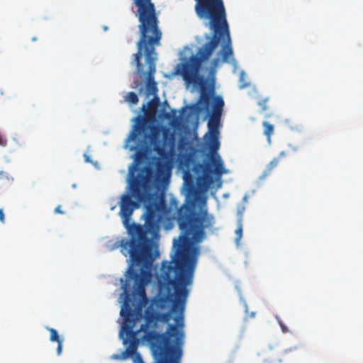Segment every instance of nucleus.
I'll list each match as a JSON object with an SVG mask.
<instances>
[{
	"instance_id": "obj_25",
	"label": "nucleus",
	"mask_w": 363,
	"mask_h": 363,
	"mask_svg": "<svg viewBox=\"0 0 363 363\" xmlns=\"http://www.w3.org/2000/svg\"><path fill=\"white\" fill-rule=\"evenodd\" d=\"M245 86H246V85H245V84H242V85H240V88L242 89V88H244V87H245Z\"/></svg>"
},
{
	"instance_id": "obj_1",
	"label": "nucleus",
	"mask_w": 363,
	"mask_h": 363,
	"mask_svg": "<svg viewBox=\"0 0 363 363\" xmlns=\"http://www.w3.org/2000/svg\"><path fill=\"white\" fill-rule=\"evenodd\" d=\"M206 228H180L181 233L172 241L171 260L163 261L161 265L159 284L160 294L155 301L156 307L165 309L172 304V311L177 313V325L169 324L164 333L148 332L144 338L151 345L156 359L154 363H180L182 356L184 333L179 327L184 326V312L189 294L188 286L193 283L199 248L197 244L205 237ZM125 298L121 315L123 323L120 331L125 350L121 354H114V359H125L135 354L136 363H145L140 354L136 353L140 330H134L136 321L143 317L140 306L133 309L131 295L125 284Z\"/></svg>"
},
{
	"instance_id": "obj_4",
	"label": "nucleus",
	"mask_w": 363,
	"mask_h": 363,
	"mask_svg": "<svg viewBox=\"0 0 363 363\" xmlns=\"http://www.w3.org/2000/svg\"><path fill=\"white\" fill-rule=\"evenodd\" d=\"M137 7L135 13L139 24V38L136 43L137 52L133 55V64L136 66L135 72L140 78L145 77V89L138 80L133 82L135 89H138L140 94H144L146 97L152 95L157 96V84L155 80L156 72V61L157 54L156 47L160 45L162 33L159 27V18L155 4L151 0H134Z\"/></svg>"
},
{
	"instance_id": "obj_6",
	"label": "nucleus",
	"mask_w": 363,
	"mask_h": 363,
	"mask_svg": "<svg viewBox=\"0 0 363 363\" xmlns=\"http://www.w3.org/2000/svg\"><path fill=\"white\" fill-rule=\"evenodd\" d=\"M200 103L206 110L209 109L212 104V113L208 123V133L206 134V143L211 155L209 160L201 165L203 175L199 179L206 190L215 180H219L223 174L227 173L220 157L216 153L220 147L218 140V124L224 106V101L220 96H211L204 86L201 88Z\"/></svg>"
},
{
	"instance_id": "obj_19",
	"label": "nucleus",
	"mask_w": 363,
	"mask_h": 363,
	"mask_svg": "<svg viewBox=\"0 0 363 363\" xmlns=\"http://www.w3.org/2000/svg\"><path fill=\"white\" fill-rule=\"evenodd\" d=\"M145 156V152L143 150H139L137 151V159H143Z\"/></svg>"
},
{
	"instance_id": "obj_15",
	"label": "nucleus",
	"mask_w": 363,
	"mask_h": 363,
	"mask_svg": "<svg viewBox=\"0 0 363 363\" xmlns=\"http://www.w3.org/2000/svg\"><path fill=\"white\" fill-rule=\"evenodd\" d=\"M125 100L132 105L137 104L139 101L138 95L133 91L128 92L125 97Z\"/></svg>"
},
{
	"instance_id": "obj_13",
	"label": "nucleus",
	"mask_w": 363,
	"mask_h": 363,
	"mask_svg": "<svg viewBox=\"0 0 363 363\" xmlns=\"http://www.w3.org/2000/svg\"><path fill=\"white\" fill-rule=\"evenodd\" d=\"M279 163V157L273 158L266 166L264 169L262 175L260 176L261 179H264L267 177L269 176L272 172L278 166Z\"/></svg>"
},
{
	"instance_id": "obj_9",
	"label": "nucleus",
	"mask_w": 363,
	"mask_h": 363,
	"mask_svg": "<svg viewBox=\"0 0 363 363\" xmlns=\"http://www.w3.org/2000/svg\"><path fill=\"white\" fill-rule=\"evenodd\" d=\"M172 318V312L168 311L165 313H158L157 314H151L146 317L145 323L142 324L140 329V332H143L146 335L148 332H156L155 330H150L149 328L155 327L157 322L160 320L163 323H168Z\"/></svg>"
},
{
	"instance_id": "obj_12",
	"label": "nucleus",
	"mask_w": 363,
	"mask_h": 363,
	"mask_svg": "<svg viewBox=\"0 0 363 363\" xmlns=\"http://www.w3.org/2000/svg\"><path fill=\"white\" fill-rule=\"evenodd\" d=\"M13 178L6 171H0V189H6L10 187Z\"/></svg>"
},
{
	"instance_id": "obj_8",
	"label": "nucleus",
	"mask_w": 363,
	"mask_h": 363,
	"mask_svg": "<svg viewBox=\"0 0 363 363\" xmlns=\"http://www.w3.org/2000/svg\"><path fill=\"white\" fill-rule=\"evenodd\" d=\"M162 133V128L150 124V128H147L144 132L140 135L144 134V138L148 139L150 143L153 145L154 150L156 153L163 159L168 158V152L162 146L160 135Z\"/></svg>"
},
{
	"instance_id": "obj_18",
	"label": "nucleus",
	"mask_w": 363,
	"mask_h": 363,
	"mask_svg": "<svg viewBox=\"0 0 363 363\" xmlns=\"http://www.w3.org/2000/svg\"><path fill=\"white\" fill-rule=\"evenodd\" d=\"M55 213H60V214H65L66 213V211H63L62 209V206L58 205L54 210Z\"/></svg>"
},
{
	"instance_id": "obj_7",
	"label": "nucleus",
	"mask_w": 363,
	"mask_h": 363,
	"mask_svg": "<svg viewBox=\"0 0 363 363\" xmlns=\"http://www.w3.org/2000/svg\"><path fill=\"white\" fill-rule=\"evenodd\" d=\"M158 104L159 98L156 96L149 101L147 105H143L142 109L144 115H139L135 118V124L126 140L127 143L136 140L142 132L150 128V124H154Z\"/></svg>"
},
{
	"instance_id": "obj_3",
	"label": "nucleus",
	"mask_w": 363,
	"mask_h": 363,
	"mask_svg": "<svg viewBox=\"0 0 363 363\" xmlns=\"http://www.w3.org/2000/svg\"><path fill=\"white\" fill-rule=\"evenodd\" d=\"M195 1L194 9L197 16L210 20L213 35L206 38L210 40L198 50L195 55L190 56L187 60L177 65L176 73L182 77L186 86L198 84L201 80L199 72L202 63L211 57L221 40L223 44L217 57L211 61V67L216 68L220 63H236L223 0Z\"/></svg>"
},
{
	"instance_id": "obj_23",
	"label": "nucleus",
	"mask_w": 363,
	"mask_h": 363,
	"mask_svg": "<svg viewBox=\"0 0 363 363\" xmlns=\"http://www.w3.org/2000/svg\"><path fill=\"white\" fill-rule=\"evenodd\" d=\"M286 155V152L281 151L279 152V156L277 157H279V160L281 157H285Z\"/></svg>"
},
{
	"instance_id": "obj_21",
	"label": "nucleus",
	"mask_w": 363,
	"mask_h": 363,
	"mask_svg": "<svg viewBox=\"0 0 363 363\" xmlns=\"http://www.w3.org/2000/svg\"><path fill=\"white\" fill-rule=\"evenodd\" d=\"M186 143V140L184 138H181V139L179 140V148L180 150H182L183 149V145Z\"/></svg>"
},
{
	"instance_id": "obj_5",
	"label": "nucleus",
	"mask_w": 363,
	"mask_h": 363,
	"mask_svg": "<svg viewBox=\"0 0 363 363\" xmlns=\"http://www.w3.org/2000/svg\"><path fill=\"white\" fill-rule=\"evenodd\" d=\"M129 239L123 238L118 243L121 253L129 256L133 265L140 267V272L128 269L127 279L134 280L135 295L141 300L147 299L145 286L149 283L150 269L155 260L160 257L158 244L154 240L161 228H126Z\"/></svg>"
},
{
	"instance_id": "obj_28",
	"label": "nucleus",
	"mask_w": 363,
	"mask_h": 363,
	"mask_svg": "<svg viewBox=\"0 0 363 363\" xmlns=\"http://www.w3.org/2000/svg\"><path fill=\"white\" fill-rule=\"evenodd\" d=\"M165 230H171L172 228H164Z\"/></svg>"
},
{
	"instance_id": "obj_17",
	"label": "nucleus",
	"mask_w": 363,
	"mask_h": 363,
	"mask_svg": "<svg viewBox=\"0 0 363 363\" xmlns=\"http://www.w3.org/2000/svg\"><path fill=\"white\" fill-rule=\"evenodd\" d=\"M269 101V98H265L261 99L258 101V106L261 108L262 111H266L268 109L267 102Z\"/></svg>"
},
{
	"instance_id": "obj_14",
	"label": "nucleus",
	"mask_w": 363,
	"mask_h": 363,
	"mask_svg": "<svg viewBox=\"0 0 363 363\" xmlns=\"http://www.w3.org/2000/svg\"><path fill=\"white\" fill-rule=\"evenodd\" d=\"M264 134L267 136L268 142L271 143V136L274 133V125L267 121H264Z\"/></svg>"
},
{
	"instance_id": "obj_24",
	"label": "nucleus",
	"mask_w": 363,
	"mask_h": 363,
	"mask_svg": "<svg viewBox=\"0 0 363 363\" xmlns=\"http://www.w3.org/2000/svg\"><path fill=\"white\" fill-rule=\"evenodd\" d=\"M86 161L89 162V157L87 155H85Z\"/></svg>"
},
{
	"instance_id": "obj_16",
	"label": "nucleus",
	"mask_w": 363,
	"mask_h": 363,
	"mask_svg": "<svg viewBox=\"0 0 363 363\" xmlns=\"http://www.w3.org/2000/svg\"><path fill=\"white\" fill-rule=\"evenodd\" d=\"M235 233V242L236 245L238 247V246H240V241L242 237V228H236Z\"/></svg>"
},
{
	"instance_id": "obj_26",
	"label": "nucleus",
	"mask_w": 363,
	"mask_h": 363,
	"mask_svg": "<svg viewBox=\"0 0 363 363\" xmlns=\"http://www.w3.org/2000/svg\"><path fill=\"white\" fill-rule=\"evenodd\" d=\"M161 166H162V165H161L160 163H158V164H157V169H158V170L160 169V167H161Z\"/></svg>"
},
{
	"instance_id": "obj_10",
	"label": "nucleus",
	"mask_w": 363,
	"mask_h": 363,
	"mask_svg": "<svg viewBox=\"0 0 363 363\" xmlns=\"http://www.w3.org/2000/svg\"><path fill=\"white\" fill-rule=\"evenodd\" d=\"M162 144L168 152V157L173 154L176 150V134L169 128H162Z\"/></svg>"
},
{
	"instance_id": "obj_20",
	"label": "nucleus",
	"mask_w": 363,
	"mask_h": 363,
	"mask_svg": "<svg viewBox=\"0 0 363 363\" xmlns=\"http://www.w3.org/2000/svg\"><path fill=\"white\" fill-rule=\"evenodd\" d=\"M7 145V139L1 135L0 133V145L6 146Z\"/></svg>"
},
{
	"instance_id": "obj_27",
	"label": "nucleus",
	"mask_w": 363,
	"mask_h": 363,
	"mask_svg": "<svg viewBox=\"0 0 363 363\" xmlns=\"http://www.w3.org/2000/svg\"><path fill=\"white\" fill-rule=\"evenodd\" d=\"M166 117L169 118L170 117V115H169V113H167V114L166 115Z\"/></svg>"
},
{
	"instance_id": "obj_2",
	"label": "nucleus",
	"mask_w": 363,
	"mask_h": 363,
	"mask_svg": "<svg viewBox=\"0 0 363 363\" xmlns=\"http://www.w3.org/2000/svg\"><path fill=\"white\" fill-rule=\"evenodd\" d=\"M190 186L192 199L182 204L176 214H171L163 191H152V174L145 168L133 178L131 194L121 197L119 215L124 227H173L177 221L179 227H212L214 217L206 206L207 196L194 187L192 179L185 177Z\"/></svg>"
},
{
	"instance_id": "obj_11",
	"label": "nucleus",
	"mask_w": 363,
	"mask_h": 363,
	"mask_svg": "<svg viewBox=\"0 0 363 363\" xmlns=\"http://www.w3.org/2000/svg\"><path fill=\"white\" fill-rule=\"evenodd\" d=\"M46 329L50 332V340L51 342H57V354L60 355L62 353V339L60 338L57 331L52 328L47 327Z\"/></svg>"
},
{
	"instance_id": "obj_22",
	"label": "nucleus",
	"mask_w": 363,
	"mask_h": 363,
	"mask_svg": "<svg viewBox=\"0 0 363 363\" xmlns=\"http://www.w3.org/2000/svg\"><path fill=\"white\" fill-rule=\"evenodd\" d=\"M0 221L4 223V213L2 208H0Z\"/></svg>"
}]
</instances>
